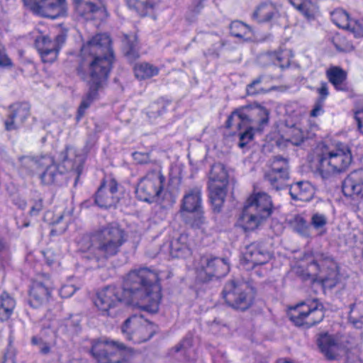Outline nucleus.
<instances>
[{
	"mask_svg": "<svg viewBox=\"0 0 363 363\" xmlns=\"http://www.w3.org/2000/svg\"><path fill=\"white\" fill-rule=\"evenodd\" d=\"M44 160L52 162V158L43 157L40 160H37L32 156H21L18 159L17 168L22 175L30 176L33 174L38 167L45 164Z\"/></svg>",
	"mask_w": 363,
	"mask_h": 363,
	"instance_id": "obj_25",
	"label": "nucleus"
},
{
	"mask_svg": "<svg viewBox=\"0 0 363 363\" xmlns=\"http://www.w3.org/2000/svg\"><path fill=\"white\" fill-rule=\"evenodd\" d=\"M76 291V289L73 285L63 286L60 290V295L62 298H69Z\"/></svg>",
	"mask_w": 363,
	"mask_h": 363,
	"instance_id": "obj_54",
	"label": "nucleus"
},
{
	"mask_svg": "<svg viewBox=\"0 0 363 363\" xmlns=\"http://www.w3.org/2000/svg\"><path fill=\"white\" fill-rule=\"evenodd\" d=\"M117 192L118 183L115 179L104 181L95 194L94 202L101 208H107L115 206L119 201Z\"/></svg>",
	"mask_w": 363,
	"mask_h": 363,
	"instance_id": "obj_17",
	"label": "nucleus"
},
{
	"mask_svg": "<svg viewBox=\"0 0 363 363\" xmlns=\"http://www.w3.org/2000/svg\"><path fill=\"white\" fill-rule=\"evenodd\" d=\"M328 81L334 86L336 90L348 91L349 86L347 83V74L346 71L337 66H333L326 71Z\"/></svg>",
	"mask_w": 363,
	"mask_h": 363,
	"instance_id": "obj_26",
	"label": "nucleus"
},
{
	"mask_svg": "<svg viewBox=\"0 0 363 363\" xmlns=\"http://www.w3.org/2000/svg\"><path fill=\"white\" fill-rule=\"evenodd\" d=\"M269 111L264 106L254 103L235 108L228 116L225 127L230 128L233 122H238V129L250 127L255 130H262L269 122Z\"/></svg>",
	"mask_w": 363,
	"mask_h": 363,
	"instance_id": "obj_6",
	"label": "nucleus"
},
{
	"mask_svg": "<svg viewBox=\"0 0 363 363\" xmlns=\"http://www.w3.org/2000/svg\"><path fill=\"white\" fill-rule=\"evenodd\" d=\"M277 11L276 8L272 4H262L253 13V17L259 22H267L269 21Z\"/></svg>",
	"mask_w": 363,
	"mask_h": 363,
	"instance_id": "obj_35",
	"label": "nucleus"
},
{
	"mask_svg": "<svg viewBox=\"0 0 363 363\" xmlns=\"http://www.w3.org/2000/svg\"><path fill=\"white\" fill-rule=\"evenodd\" d=\"M81 317L79 315H71L65 318L60 326L66 333L77 334L80 330Z\"/></svg>",
	"mask_w": 363,
	"mask_h": 363,
	"instance_id": "obj_39",
	"label": "nucleus"
},
{
	"mask_svg": "<svg viewBox=\"0 0 363 363\" xmlns=\"http://www.w3.org/2000/svg\"><path fill=\"white\" fill-rule=\"evenodd\" d=\"M333 22L339 28L347 29L350 22L349 14L342 9H336L331 13Z\"/></svg>",
	"mask_w": 363,
	"mask_h": 363,
	"instance_id": "obj_41",
	"label": "nucleus"
},
{
	"mask_svg": "<svg viewBox=\"0 0 363 363\" xmlns=\"http://www.w3.org/2000/svg\"><path fill=\"white\" fill-rule=\"evenodd\" d=\"M289 162L281 155L274 156L271 162V169L269 172L280 174V178H289Z\"/></svg>",
	"mask_w": 363,
	"mask_h": 363,
	"instance_id": "obj_33",
	"label": "nucleus"
},
{
	"mask_svg": "<svg viewBox=\"0 0 363 363\" xmlns=\"http://www.w3.org/2000/svg\"><path fill=\"white\" fill-rule=\"evenodd\" d=\"M191 345V338H185L182 342L176 347V351L179 352L182 349H186Z\"/></svg>",
	"mask_w": 363,
	"mask_h": 363,
	"instance_id": "obj_60",
	"label": "nucleus"
},
{
	"mask_svg": "<svg viewBox=\"0 0 363 363\" xmlns=\"http://www.w3.org/2000/svg\"><path fill=\"white\" fill-rule=\"evenodd\" d=\"M157 326L144 320L142 316H132L127 318L121 326V331L127 338L135 343L149 340L156 333Z\"/></svg>",
	"mask_w": 363,
	"mask_h": 363,
	"instance_id": "obj_12",
	"label": "nucleus"
},
{
	"mask_svg": "<svg viewBox=\"0 0 363 363\" xmlns=\"http://www.w3.org/2000/svg\"><path fill=\"white\" fill-rule=\"evenodd\" d=\"M43 208V203L42 199H38L34 201L33 205L32 206L30 215V216H36L38 215Z\"/></svg>",
	"mask_w": 363,
	"mask_h": 363,
	"instance_id": "obj_57",
	"label": "nucleus"
},
{
	"mask_svg": "<svg viewBox=\"0 0 363 363\" xmlns=\"http://www.w3.org/2000/svg\"><path fill=\"white\" fill-rule=\"evenodd\" d=\"M291 225L293 229L302 236H310V226L302 216H296L291 222Z\"/></svg>",
	"mask_w": 363,
	"mask_h": 363,
	"instance_id": "obj_42",
	"label": "nucleus"
},
{
	"mask_svg": "<svg viewBox=\"0 0 363 363\" xmlns=\"http://www.w3.org/2000/svg\"><path fill=\"white\" fill-rule=\"evenodd\" d=\"M325 269H327L325 274L320 273L319 279L325 287L332 289L336 286L340 280L339 273L337 270L336 263H332Z\"/></svg>",
	"mask_w": 363,
	"mask_h": 363,
	"instance_id": "obj_31",
	"label": "nucleus"
},
{
	"mask_svg": "<svg viewBox=\"0 0 363 363\" xmlns=\"http://www.w3.org/2000/svg\"><path fill=\"white\" fill-rule=\"evenodd\" d=\"M282 55V52H267L260 54L257 57V62L262 67L275 65L279 66L281 69L289 67V61L287 60L285 63H283Z\"/></svg>",
	"mask_w": 363,
	"mask_h": 363,
	"instance_id": "obj_30",
	"label": "nucleus"
},
{
	"mask_svg": "<svg viewBox=\"0 0 363 363\" xmlns=\"http://www.w3.org/2000/svg\"><path fill=\"white\" fill-rule=\"evenodd\" d=\"M256 291L245 282L234 280L228 281L223 289L222 296L232 308L241 311L247 310L253 304Z\"/></svg>",
	"mask_w": 363,
	"mask_h": 363,
	"instance_id": "obj_8",
	"label": "nucleus"
},
{
	"mask_svg": "<svg viewBox=\"0 0 363 363\" xmlns=\"http://www.w3.org/2000/svg\"><path fill=\"white\" fill-rule=\"evenodd\" d=\"M318 93L319 94L320 96L317 100L324 102L325 99L329 95L327 83H321L320 87L318 89Z\"/></svg>",
	"mask_w": 363,
	"mask_h": 363,
	"instance_id": "obj_56",
	"label": "nucleus"
},
{
	"mask_svg": "<svg viewBox=\"0 0 363 363\" xmlns=\"http://www.w3.org/2000/svg\"><path fill=\"white\" fill-rule=\"evenodd\" d=\"M264 178L266 181H267L269 183L272 188L275 189L276 191H279L284 189V182L289 179L280 178V174H277L269 172L264 174Z\"/></svg>",
	"mask_w": 363,
	"mask_h": 363,
	"instance_id": "obj_45",
	"label": "nucleus"
},
{
	"mask_svg": "<svg viewBox=\"0 0 363 363\" xmlns=\"http://www.w3.org/2000/svg\"><path fill=\"white\" fill-rule=\"evenodd\" d=\"M289 193L294 201H309L314 196V188L307 181H300L289 186Z\"/></svg>",
	"mask_w": 363,
	"mask_h": 363,
	"instance_id": "obj_24",
	"label": "nucleus"
},
{
	"mask_svg": "<svg viewBox=\"0 0 363 363\" xmlns=\"http://www.w3.org/2000/svg\"><path fill=\"white\" fill-rule=\"evenodd\" d=\"M11 65V60L7 55L0 50V66H7Z\"/></svg>",
	"mask_w": 363,
	"mask_h": 363,
	"instance_id": "obj_62",
	"label": "nucleus"
},
{
	"mask_svg": "<svg viewBox=\"0 0 363 363\" xmlns=\"http://www.w3.org/2000/svg\"><path fill=\"white\" fill-rule=\"evenodd\" d=\"M201 190L196 186L187 191L181 201L180 215L186 225L200 229L206 223L202 208Z\"/></svg>",
	"mask_w": 363,
	"mask_h": 363,
	"instance_id": "obj_7",
	"label": "nucleus"
},
{
	"mask_svg": "<svg viewBox=\"0 0 363 363\" xmlns=\"http://www.w3.org/2000/svg\"><path fill=\"white\" fill-rule=\"evenodd\" d=\"M334 262H335L330 256L320 252H316L313 255V259L311 262V266L315 267L316 270L320 273H323L328 265Z\"/></svg>",
	"mask_w": 363,
	"mask_h": 363,
	"instance_id": "obj_38",
	"label": "nucleus"
},
{
	"mask_svg": "<svg viewBox=\"0 0 363 363\" xmlns=\"http://www.w3.org/2000/svg\"><path fill=\"white\" fill-rule=\"evenodd\" d=\"M40 352L43 355H47L50 352V347L49 344L47 342H45L44 341L43 342H40V345L38 347Z\"/></svg>",
	"mask_w": 363,
	"mask_h": 363,
	"instance_id": "obj_61",
	"label": "nucleus"
},
{
	"mask_svg": "<svg viewBox=\"0 0 363 363\" xmlns=\"http://www.w3.org/2000/svg\"><path fill=\"white\" fill-rule=\"evenodd\" d=\"M324 102L316 100L313 109L311 111L310 116L311 117H317L323 112Z\"/></svg>",
	"mask_w": 363,
	"mask_h": 363,
	"instance_id": "obj_55",
	"label": "nucleus"
},
{
	"mask_svg": "<svg viewBox=\"0 0 363 363\" xmlns=\"http://www.w3.org/2000/svg\"><path fill=\"white\" fill-rule=\"evenodd\" d=\"M188 241V235L181 233L177 238H173L167 243H164L162 246L161 250L164 252L169 250V255L172 258H185L191 253Z\"/></svg>",
	"mask_w": 363,
	"mask_h": 363,
	"instance_id": "obj_21",
	"label": "nucleus"
},
{
	"mask_svg": "<svg viewBox=\"0 0 363 363\" xmlns=\"http://www.w3.org/2000/svg\"><path fill=\"white\" fill-rule=\"evenodd\" d=\"M245 206L261 213L262 218H269L272 213L271 197L263 191L252 194L247 200Z\"/></svg>",
	"mask_w": 363,
	"mask_h": 363,
	"instance_id": "obj_20",
	"label": "nucleus"
},
{
	"mask_svg": "<svg viewBox=\"0 0 363 363\" xmlns=\"http://www.w3.org/2000/svg\"><path fill=\"white\" fill-rule=\"evenodd\" d=\"M125 347L106 337L93 340L90 352L98 363H130L123 357Z\"/></svg>",
	"mask_w": 363,
	"mask_h": 363,
	"instance_id": "obj_10",
	"label": "nucleus"
},
{
	"mask_svg": "<svg viewBox=\"0 0 363 363\" xmlns=\"http://www.w3.org/2000/svg\"><path fill=\"white\" fill-rule=\"evenodd\" d=\"M159 274L147 267L130 270L123 278L122 288L108 286L99 291L94 304L101 315L115 317L120 304L138 305L155 313L162 298Z\"/></svg>",
	"mask_w": 363,
	"mask_h": 363,
	"instance_id": "obj_1",
	"label": "nucleus"
},
{
	"mask_svg": "<svg viewBox=\"0 0 363 363\" xmlns=\"http://www.w3.org/2000/svg\"><path fill=\"white\" fill-rule=\"evenodd\" d=\"M229 271L230 266L226 259L216 257H206L202 259L200 277L203 281L206 282L213 278L220 279L223 277Z\"/></svg>",
	"mask_w": 363,
	"mask_h": 363,
	"instance_id": "obj_14",
	"label": "nucleus"
},
{
	"mask_svg": "<svg viewBox=\"0 0 363 363\" xmlns=\"http://www.w3.org/2000/svg\"><path fill=\"white\" fill-rule=\"evenodd\" d=\"M242 128H245V130L240 134L238 146L241 148L244 147L248 142H250L253 138V128L250 127H243Z\"/></svg>",
	"mask_w": 363,
	"mask_h": 363,
	"instance_id": "obj_50",
	"label": "nucleus"
},
{
	"mask_svg": "<svg viewBox=\"0 0 363 363\" xmlns=\"http://www.w3.org/2000/svg\"><path fill=\"white\" fill-rule=\"evenodd\" d=\"M16 352L14 348L9 346L4 354L2 363H15Z\"/></svg>",
	"mask_w": 363,
	"mask_h": 363,
	"instance_id": "obj_53",
	"label": "nucleus"
},
{
	"mask_svg": "<svg viewBox=\"0 0 363 363\" xmlns=\"http://www.w3.org/2000/svg\"><path fill=\"white\" fill-rule=\"evenodd\" d=\"M73 157H77L75 151L71 147H66L59 155V163H55L52 159V162H44L48 167L40 174L41 182L45 185H62L67 182L65 173L68 172H74L77 182L79 177L81 164H76Z\"/></svg>",
	"mask_w": 363,
	"mask_h": 363,
	"instance_id": "obj_4",
	"label": "nucleus"
},
{
	"mask_svg": "<svg viewBox=\"0 0 363 363\" xmlns=\"http://www.w3.org/2000/svg\"><path fill=\"white\" fill-rule=\"evenodd\" d=\"M35 47L43 62L52 63L57 57L58 50L55 44L48 36H43L35 40Z\"/></svg>",
	"mask_w": 363,
	"mask_h": 363,
	"instance_id": "obj_23",
	"label": "nucleus"
},
{
	"mask_svg": "<svg viewBox=\"0 0 363 363\" xmlns=\"http://www.w3.org/2000/svg\"><path fill=\"white\" fill-rule=\"evenodd\" d=\"M66 40V35L64 33H60L56 35L55 40H52L56 45V48L59 51L62 45L65 43Z\"/></svg>",
	"mask_w": 363,
	"mask_h": 363,
	"instance_id": "obj_58",
	"label": "nucleus"
},
{
	"mask_svg": "<svg viewBox=\"0 0 363 363\" xmlns=\"http://www.w3.org/2000/svg\"><path fill=\"white\" fill-rule=\"evenodd\" d=\"M272 255L267 247L262 242H252L245 247L243 252V260L246 264H251L249 268H255L257 265L267 264Z\"/></svg>",
	"mask_w": 363,
	"mask_h": 363,
	"instance_id": "obj_18",
	"label": "nucleus"
},
{
	"mask_svg": "<svg viewBox=\"0 0 363 363\" xmlns=\"http://www.w3.org/2000/svg\"><path fill=\"white\" fill-rule=\"evenodd\" d=\"M51 282L47 279L44 282L35 281L30 289V305L33 308H38L45 303L50 296Z\"/></svg>",
	"mask_w": 363,
	"mask_h": 363,
	"instance_id": "obj_22",
	"label": "nucleus"
},
{
	"mask_svg": "<svg viewBox=\"0 0 363 363\" xmlns=\"http://www.w3.org/2000/svg\"><path fill=\"white\" fill-rule=\"evenodd\" d=\"M134 72L136 78L143 80L157 75L159 69L150 63L143 62L135 65Z\"/></svg>",
	"mask_w": 363,
	"mask_h": 363,
	"instance_id": "obj_36",
	"label": "nucleus"
},
{
	"mask_svg": "<svg viewBox=\"0 0 363 363\" xmlns=\"http://www.w3.org/2000/svg\"><path fill=\"white\" fill-rule=\"evenodd\" d=\"M43 340L40 338H38L37 337H33L31 339V342L33 345H38L39 347L40 342H43Z\"/></svg>",
	"mask_w": 363,
	"mask_h": 363,
	"instance_id": "obj_64",
	"label": "nucleus"
},
{
	"mask_svg": "<svg viewBox=\"0 0 363 363\" xmlns=\"http://www.w3.org/2000/svg\"><path fill=\"white\" fill-rule=\"evenodd\" d=\"M208 183H213L222 186H227L228 184V173L222 163H215L211 166Z\"/></svg>",
	"mask_w": 363,
	"mask_h": 363,
	"instance_id": "obj_29",
	"label": "nucleus"
},
{
	"mask_svg": "<svg viewBox=\"0 0 363 363\" xmlns=\"http://www.w3.org/2000/svg\"><path fill=\"white\" fill-rule=\"evenodd\" d=\"M290 141L294 145L298 146L304 141V135L301 130L299 128H294L292 130V135Z\"/></svg>",
	"mask_w": 363,
	"mask_h": 363,
	"instance_id": "obj_51",
	"label": "nucleus"
},
{
	"mask_svg": "<svg viewBox=\"0 0 363 363\" xmlns=\"http://www.w3.org/2000/svg\"><path fill=\"white\" fill-rule=\"evenodd\" d=\"M210 325L213 328L214 327H217V326H219V325L225 326V324L223 323L221 320L215 318L211 323Z\"/></svg>",
	"mask_w": 363,
	"mask_h": 363,
	"instance_id": "obj_63",
	"label": "nucleus"
},
{
	"mask_svg": "<svg viewBox=\"0 0 363 363\" xmlns=\"http://www.w3.org/2000/svg\"><path fill=\"white\" fill-rule=\"evenodd\" d=\"M75 9L81 16L94 13L99 10V7L87 0H74Z\"/></svg>",
	"mask_w": 363,
	"mask_h": 363,
	"instance_id": "obj_40",
	"label": "nucleus"
},
{
	"mask_svg": "<svg viewBox=\"0 0 363 363\" xmlns=\"http://www.w3.org/2000/svg\"><path fill=\"white\" fill-rule=\"evenodd\" d=\"M346 30L354 34L356 38L363 37V22L351 20Z\"/></svg>",
	"mask_w": 363,
	"mask_h": 363,
	"instance_id": "obj_49",
	"label": "nucleus"
},
{
	"mask_svg": "<svg viewBox=\"0 0 363 363\" xmlns=\"http://www.w3.org/2000/svg\"><path fill=\"white\" fill-rule=\"evenodd\" d=\"M359 130L363 133V109L357 111L354 115Z\"/></svg>",
	"mask_w": 363,
	"mask_h": 363,
	"instance_id": "obj_59",
	"label": "nucleus"
},
{
	"mask_svg": "<svg viewBox=\"0 0 363 363\" xmlns=\"http://www.w3.org/2000/svg\"><path fill=\"white\" fill-rule=\"evenodd\" d=\"M30 106L27 102L16 103L9 108L7 118L4 121L7 131L21 128L30 116Z\"/></svg>",
	"mask_w": 363,
	"mask_h": 363,
	"instance_id": "obj_16",
	"label": "nucleus"
},
{
	"mask_svg": "<svg viewBox=\"0 0 363 363\" xmlns=\"http://www.w3.org/2000/svg\"><path fill=\"white\" fill-rule=\"evenodd\" d=\"M16 303L14 299L7 293L4 292L0 296V320L4 321L9 318Z\"/></svg>",
	"mask_w": 363,
	"mask_h": 363,
	"instance_id": "obj_34",
	"label": "nucleus"
},
{
	"mask_svg": "<svg viewBox=\"0 0 363 363\" xmlns=\"http://www.w3.org/2000/svg\"><path fill=\"white\" fill-rule=\"evenodd\" d=\"M164 181L165 177L160 171H150L138 184L135 194L141 201L156 202L160 198Z\"/></svg>",
	"mask_w": 363,
	"mask_h": 363,
	"instance_id": "obj_11",
	"label": "nucleus"
},
{
	"mask_svg": "<svg viewBox=\"0 0 363 363\" xmlns=\"http://www.w3.org/2000/svg\"><path fill=\"white\" fill-rule=\"evenodd\" d=\"M325 316L323 306L316 299L301 302L289 313L290 320L296 326L309 328L321 322Z\"/></svg>",
	"mask_w": 363,
	"mask_h": 363,
	"instance_id": "obj_9",
	"label": "nucleus"
},
{
	"mask_svg": "<svg viewBox=\"0 0 363 363\" xmlns=\"http://www.w3.org/2000/svg\"><path fill=\"white\" fill-rule=\"evenodd\" d=\"M267 218H262L261 213L252 210L246 206H244L240 217L242 225L245 230H254Z\"/></svg>",
	"mask_w": 363,
	"mask_h": 363,
	"instance_id": "obj_28",
	"label": "nucleus"
},
{
	"mask_svg": "<svg viewBox=\"0 0 363 363\" xmlns=\"http://www.w3.org/2000/svg\"><path fill=\"white\" fill-rule=\"evenodd\" d=\"M263 77L259 76L257 78L254 79L250 84L247 86L246 91L248 95H256L262 93L267 92L270 90L274 89V87L266 90L260 86L262 82Z\"/></svg>",
	"mask_w": 363,
	"mask_h": 363,
	"instance_id": "obj_46",
	"label": "nucleus"
},
{
	"mask_svg": "<svg viewBox=\"0 0 363 363\" xmlns=\"http://www.w3.org/2000/svg\"><path fill=\"white\" fill-rule=\"evenodd\" d=\"M25 6L34 13L52 19L64 17L67 13L66 0H23Z\"/></svg>",
	"mask_w": 363,
	"mask_h": 363,
	"instance_id": "obj_13",
	"label": "nucleus"
},
{
	"mask_svg": "<svg viewBox=\"0 0 363 363\" xmlns=\"http://www.w3.org/2000/svg\"><path fill=\"white\" fill-rule=\"evenodd\" d=\"M123 51L124 55L130 60H135L139 57L137 48L138 42L135 35H124L122 40Z\"/></svg>",
	"mask_w": 363,
	"mask_h": 363,
	"instance_id": "obj_32",
	"label": "nucleus"
},
{
	"mask_svg": "<svg viewBox=\"0 0 363 363\" xmlns=\"http://www.w3.org/2000/svg\"><path fill=\"white\" fill-rule=\"evenodd\" d=\"M127 4L142 16L147 15L155 6V2L151 0H127Z\"/></svg>",
	"mask_w": 363,
	"mask_h": 363,
	"instance_id": "obj_37",
	"label": "nucleus"
},
{
	"mask_svg": "<svg viewBox=\"0 0 363 363\" xmlns=\"http://www.w3.org/2000/svg\"><path fill=\"white\" fill-rule=\"evenodd\" d=\"M82 63L77 68V75L86 82L88 91L77 110V121L97 99L99 91L106 84L115 60L111 40L106 33L93 36L81 48Z\"/></svg>",
	"mask_w": 363,
	"mask_h": 363,
	"instance_id": "obj_2",
	"label": "nucleus"
},
{
	"mask_svg": "<svg viewBox=\"0 0 363 363\" xmlns=\"http://www.w3.org/2000/svg\"><path fill=\"white\" fill-rule=\"evenodd\" d=\"M327 223L328 219L323 214L315 213L311 217V225L314 229L320 230V235L325 233V227Z\"/></svg>",
	"mask_w": 363,
	"mask_h": 363,
	"instance_id": "obj_44",
	"label": "nucleus"
},
{
	"mask_svg": "<svg viewBox=\"0 0 363 363\" xmlns=\"http://www.w3.org/2000/svg\"><path fill=\"white\" fill-rule=\"evenodd\" d=\"M133 160L140 164H147L150 162V155L147 152H135L133 153Z\"/></svg>",
	"mask_w": 363,
	"mask_h": 363,
	"instance_id": "obj_52",
	"label": "nucleus"
},
{
	"mask_svg": "<svg viewBox=\"0 0 363 363\" xmlns=\"http://www.w3.org/2000/svg\"><path fill=\"white\" fill-rule=\"evenodd\" d=\"M352 161L349 145L339 143L333 150L324 152L319 156L316 172L322 179H328L335 174L345 171Z\"/></svg>",
	"mask_w": 363,
	"mask_h": 363,
	"instance_id": "obj_5",
	"label": "nucleus"
},
{
	"mask_svg": "<svg viewBox=\"0 0 363 363\" xmlns=\"http://www.w3.org/2000/svg\"><path fill=\"white\" fill-rule=\"evenodd\" d=\"M298 11L303 14L307 18H311L313 16L312 8L313 5L310 1L308 0H289Z\"/></svg>",
	"mask_w": 363,
	"mask_h": 363,
	"instance_id": "obj_43",
	"label": "nucleus"
},
{
	"mask_svg": "<svg viewBox=\"0 0 363 363\" xmlns=\"http://www.w3.org/2000/svg\"><path fill=\"white\" fill-rule=\"evenodd\" d=\"M317 345L324 357L330 361L338 359L341 353L346 351L345 345L335 335L328 333L318 335Z\"/></svg>",
	"mask_w": 363,
	"mask_h": 363,
	"instance_id": "obj_15",
	"label": "nucleus"
},
{
	"mask_svg": "<svg viewBox=\"0 0 363 363\" xmlns=\"http://www.w3.org/2000/svg\"><path fill=\"white\" fill-rule=\"evenodd\" d=\"M356 307L355 304L351 305L349 320L356 328H361L363 325V315H358Z\"/></svg>",
	"mask_w": 363,
	"mask_h": 363,
	"instance_id": "obj_48",
	"label": "nucleus"
},
{
	"mask_svg": "<svg viewBox=\"0 0 363 363\" xmlns=\"http://www.w3.org/2000/svg\"><path fill=\"white\" fill-rule=\"evenodd\" d=\"M125 230L117 223H109L84 235L79 242L87 260L105 261L117 255L127 241Z\"/></svg>",
	"mask_w": 363,
	"mask_h": 363,
	"instance_id": "obj_3",
	"label": "nucleus"
},
{
	"mask_svg": "<svg viewBox=\"0 0 363 363\" xmlns=\"http://www.w3.org/2000/svg\"><path fill=\"white\" fill-rule=\"evenodd\" d=\"M342 189L347 197H363V169L351 172L343 180Z\"/></svg>",
	"mask_w": 363,
	"mask_h": 363,
	"instance_id": "obj_19",
	"label": "nucleus"
},
{
	"mask_svg": "<svg viewBox=\"0 0 363 363\" xmlns=\"http://www.w3.org/2000/svg\"><path fill=\"white\" fill-rule=\"evenodd\" d=\"M209 199L214 213H220L227 194V186L208 183Z\"/></svg>",
	"mask_w": 363,
	"mask_h": 363,
	"instance_id": "obj_27",
	"label": "nucleus"
},
{
	"mask_svg": "<svg viewBox=\"0 0 363 363\" xmlns=\"http://www.w3.org/2000/svg\"><path fill=\"white\" fill-rule=\"evenodd\" d=\"M248 26L241 21H233L230 25V33L233 36L238 38H243L247 34Z\"/></svg>",
	"mask_w": 363,
	"mask_h": 363,
	"instance_id": "obj_47",
	"label": "nucleus"
}]
</instances>
